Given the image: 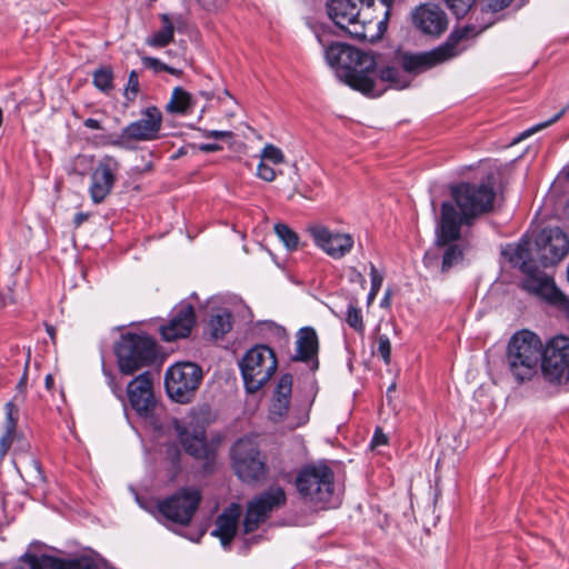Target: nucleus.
I'll list each match as a JSON object with an SVG mask.
<instances>
[{
	"label": "nucleus",
	"instance_id": "f257e3e1",
	"mask_svg": "<svg viewBox=\"0 0 569 569\" xmlns=\"http://www.w3.org/2000/svg\"><path fill=\"white\" fill-rule=\"evenodd\" d=\"M451 196L460 209L458 212L451 202L441 204L440 222L437 227V243L447 246L460 237L461 223H469L475 217L493 208L495 191L492 184L462 182L451 188Z\"/></svg>",
	"mask_w": 569,
	"mask_h": 569
},
{
	"label": "nucleus",
	"instance_id": "f03ea898",
	"mask_svg": "<svg viewBox=\"0 0 569 569\" xmlns=\"http://www.w3.org/2000/svg\"><path fill=\"white\" fill-rule=\"evenodd\" d=\"M325 57L347 84L365 94H375L372 74L377 61L372 54L342 42H332L326 48Z\"/></svg>",
	"mask_w": 569,
	"mask_h": 569
},
{
	"label": "nucleus",
	"instance_id": "7ed1b4c3",
	"mask_svg": "<svg viewBox=\"0 0 569 569\" xmlns=\"http://www.w3.org/2000/svg\"><path fill=\"white\" fill-rule=\"evenodd\" d=\"M513 267H517L525 274L521 288L548 303L556 306L569 316V297L566 296L555 283L553 279L541 270L553 264L547 258L541 257L539 261L533 257L535 251H501ZM540 251H536L539 253Z\"/></svg>",
	"mask_w": 569,
	"mask_h": 569
},
{
	"label": "nucleus",
	"instance_id": "20e7f679",
	"mask_svg": "<svg viewBox=\"0 0 569 569\" xmlns=\"http://www.w3.org/2000/svg\"><path fill=\"white\" fill-rule=\"evenodd\" d=\"M545 345L531 330L515 332L507 345L506 361L508 370L518 383L532 380L543 356Z\"/></svg>",
	"mask_w": 569,
	"mask_h": 569
},
{
	"label": "nucleus",
	"instance_id": "39448f33",
	"mask_svg": "<svg viewBox=\"0 0 569 569\" xmlns=\"http://www.w3.org/2000/svg\"><path fill=\"white\" fill-rule=\"evenodd\" d=\"M471 31L472 29L468 27L455 30L445 43L430 51L405 52L400 57L402 69L408 73L419 74L458 57L467 49L465 40L468 39Z\"/></svg>",
	"mask_w": 569,
	"mask_h": 569
},
{
	"label": "nucleus",
	"instance_id": "423d86ee",
	"mask_svg": "<svg viewBox=\"0 0 569 569\" xmlns=\"http://www.w3.org/2000/svg\"><path fill=\"white\" fill-rule=\"evenodd\" d=\"M333 471L326 463H312L298 472L296 487L306 502L326 507L333 500Z\"/></svg>",
	"mask_w": 569,
	"mask_h": 569
},
{
	"label": "nucleus",
	"instance_id": "0eeeda50",
	"mask_svg": "<svg viewBox=\"0 0 569 569\" xmlns=\"http://www.w3.org/2000/svg\"><path fill=\"white\" fill-rule=\"evenodd\" d=\"M119 370L123 375H133L151 365L156 357V342L146 335L126 333L114 346Z\"/></svg>",
	"mask_w": 569,
	"mask_h": 569
},
{
	"label": "nucleus",
	"instance_id": "6e6552de",
	"mask_svg": "<svg viewBox=\"0 0 569 569\" xmlns=\"http://www.w3.org/2000/svg\"><path fill=\"white\" fill-rule=\"evenodd\" d=\"M277 358L271 348L258 345L249 349L240 361L246 390L253 393L261 389L277 370Z\"/></svg>",
	"mask_w": 569,
	"mask_h": 569
},
{
	"label": "nucleus",
	"instance_id": "1a4fd4ad",
	"mask_svg": "<svg viewBox=\"0 0 569 569\" xmlns=\"http://www.w3.org/2000/svg\"><path fill=\"white\" fill-rule=\"evenodd\" d=\"M201 501V492L194 487H184L177 490L171 496L161 499L156 505V510H150L151 513L158 512L159 517L177 523L180 526H188Z\"/></svg>",
	"mask_w": 569,
	"mask_h": 569
},
{
	"label": "nucleus",
	"instance_id": "9d476101",
	"mask_svg": "<svg viewBox=\"0 0 569 569\" xmlns=\"http://www.w3.org/2000/svg\"><path fill=\"white\" fill-rule=\"evenodd\" d=\"M541 375L552 385L569 382V338L557 336L545 345L540 361Z\"/></svg>",
	"mask_w": 569,
	"mask_h": 569
},
{
	"label": "nucleus",
	"instance_id": "9b49d317",
	"mask_svg": "<svg viewBox=\"0 0 569 569\" xmlns=\"http://www.w3.org/2000/svg\"><path fill=\"white\" fill-rule=\"evenodd\" d=\"M202 380V370L192 362H178L164 376L168 396L177 402H188Z\"/></svg>",
	"mask_w": 569,
	"mask_h": 569
},
{
	"label": "nucleus",
	"instance_id": "f8f14e48",
	"mask_svg": "<svg viewBox=\"0 0 569 569\" xmlns=\"http://www.w3.org/2000/svg\"><path fill=\"white\" fill-rule=\"evenodd\" d=\"M327 11L333 23L351 38H367V23L371 22L372 18L366 11L361 12L356 1L331 0L327 4Z\"/></svg>",
	"mask_w": 569,
	"mask_h": 569
},
{
	"label": "nucleus",
	"instance_id": "ddd939ff",
	"mask_svg": "<svg viewBox=\"0 0 569 569\" xmlns=\"http://www.w3.org/2000/svg\"><path fill=\"white\" fill-rule=\"evenodd\" d=\"M162 126V114L156 107H149L142 113V118L129 123L123 128L117 139L112 140L110 144L131 149L132 142L137 141H152L160 137Z\"/></svg>",
	"mask_w": 569,
	"mask_h": 569
},
{
	"label": "nucleus",
	"instance_id": "4468645a",
	"mask_svg": "<svg viewBox=\"0 0 569 569\" xmlns=\"http://www.w3.org/2000/svg\"><path fill=\"white\" fill-rule=\"evenodd\" d=\"M231 457L233 469L242 481L257 480L264 475V463L261 460L259 448L252 439H239L232 446Z\"/></svg>",
	"mask_w": 569,
	"mask_h": 569
},
{
	"label": "nucleus",
	"instance_id": "2eb2a0df",
	"mask_svg": "<svg viewBox=\"0 0 569 569\" xmlns=\"http://www.w3.org/2000/svg\"><path fill=\"white\" fill-rule=\"evenodd\" d=\"M286 501V492L279 486L270 487L268 490L256 496L247 507L243 520L244 531H254L268 519L270 513L284 506Z\"/></svg>",
	"mask_w": 569,
	"mask_h": 569
},
{
	"label": "nucleus",
	"instance_id": "dca6fc26",
	"mask_svg": "<svg viewBox=\"0 0 569 569\" xmlns=\"http://www.w3.org/2000/svg\"><path fill=\"white\" fill-rule=\"evenodd\" d=\"M291 391L292 377L290 375L281 376L273 391L268 418L276 423L288 420L287 427L295 429L305 425L309 420V415L305 411L293 418L289 416Z\"/></svg>",
	"mask_w": 569,
	"mask_h": 569
},
{
	"label": "nucleus",
	"instance_id": "f3484780",
	"mask_svg": "<svg viewBox=\"0 0 569 569\" xmlns=\"http://www.w3.org/2000/svg\"><path fill=\"white\" fill-rule=\"evenodd\" d=\"M127 397L138 415H150L156 406L152 375L146 371L133 378L127 386Z\"/></svg>",
	"mask_w": 569,
	"mask_h": 569
},
{
	"label": "nucleus",
	"instance_id": "a211bd4d",
	"mask_svg": "<svg viewBox=\"0 0 569 569\" xmlns=\"http://www.w3.org/2000/svg\"><path fill=\"white\" fill-rule=\"evenodd\" d=\"M569 249V232L560 227H546L528 231L516 249Z\"/></svg>",
	"mask_w": 569,
	"mask_h": 569
},
{
	"label": "nucleus",
	"instance_id": "6ab92c4d",
	"mask_svg": "<svg viewBox=\"0 0 569 569\" xmlns=\"http://www.w3.org/2000/svg\"><path fill=\"white\" fill-rule=\"evenodd\" d=\"M413 27L423 34L439 37L448 27L445 11L436 4H420L411 11Z\"/></svg>",
	"mask_w": 569,
	"mask_h": 569
},
{
	"label": "nucleus",
	"instance_id": "aec40b11",
	"mask_svg": "<svg viewBox=\"0 0 569 569\" xmlns=\"http://www.w3.org/2000/svg\"><path fill=\"white\" fill-rule=\"evenodd\" d=\"M120 164L112 156H106L91 174L90 196L93 202H102L110 193Z\"/></svg>",
	"mask_w": 569,
	"mask_h": 569
},
{
	"label": "nucleus",
	"instance_id": "412c9836",
	"mask_svg": "<svg viewBox=\"0 0 569 569\" xmlns=\"http://www.w3.org/2000/svg\"><path fill=\"white\" fill-rule=\"evenodd\" d=\"M196 325L194 309L190 303L181 302L172 312L170 320L161 326L160 332L166 341L187 338Z\"/></svg>",
	"mask_w": 569,
	"mask_h": 569
},
{
	"label": "nucleus",
	"instance_id": "4be33fe9",
	"mask_svg": "<svg viewBox=\"0 0 569 569\" xmlns=\"http://www.w3.org/2000/svg\"><path fill=\"white\" fill-rule=\"evenodd\" d=\"M306 232L319 249H352L355 240L351 233L331 229L319 222L310 223Z\"/></svg>",
	"mask_w": 569,
	"mask_h": 569
},
{
	"label": "nucleus",
	"instance_id": "5701e85b",
	"mask_svg": "<svg viewBox=\"0 0 569 569\" xmlns=\"http://www.w3.org/2000/svg\"><path fill=\"white\" fill-rule=\"evenodd\" d=\"M21 561L27 563L29 569H97L93 560L88 557L63 560L51 556L38 557L26 553Z\"/></svg>",
	"mask_w": 569,
	"mask_h": 569
},
{
	"label": "nucleus",
	"instance_id": "b1692460",
	"mask_svg": "<svg viewBox=\"0 0 569 569\" xmlns=\"http://www.w3.org/2000/svg\"><path fill=\"white\" fill-rule=\"evenodd\" d=\"M180 441L184 450L196 457L207 459L210 449L206 440L204 429L200 426H188L179 432Z\"/></svg>",
	"mask_w": 569,
	"mask_h": 569
},
{
	"label": "nucleus",
	"instance_id": "393cba45",
	"mask_svg": "<svg viewBox=\"0 0 569 569\" xmlns=\"http://www.w3.org/2000/svg\"><path fill=\"white\" fill-rule=\"evenodd\" d=\"M241 513L239 505H232L224 512L218 516L216 520V529L212 535L221 540L223 547L230 545L237 532L238 520Z\"/></svg>",
	"mask_w": 569,
	"mask_h": 569
},
{
	"label": "nucleus",
	"instance_id": "a878e982",
	"mask_svg": "<svg viewBox=\"0 0 569 569\" xmlns=\"http://www.w3.org/2000/svg\"><path fill=\"white\" fill-rule=\"evenodd\" d=\"M161 29L146 39V43L153 48H164L174 39V29L182 24V18L170 17L168 13L160 14Z\"/></svg>",
	"mask_w": 569,
	"mask_h": 569
},
{
	"label": "nucleus",
	"instance_id": "bb28decb",
	"mask_svg": "<svg viewBox=\"0 0 569 569\" xmlns=\"http://www.w3.org/2000/svg\"><path fill=\"white\" fill-rule=\"evenodd\" d=\"M297 352L292 357L296 361H308L318 352V336L315 329L306 327L299 330L297 335Z\"/></svg>",
	"mask_w": 569,
	"mask_h": 569
},
{
	"label": "nucleus",
	"instance_id": "cd10ccee",
	"mask_svg": "<svg viewBox=\"0 0 569 569\" xmlns=\"http://www.w3.org/2000/svg\"><path fill=\"white\" fill-rule=\"evenodd\" d=\"M462 258V251H445L442 256L440 251H426L423 263L430 270L446 272Z\"/></svg>",
	"mask_w": 569,
	"mask_h": 569
},
{
	"label": "nucleus",
	"instance_id": "c85d7f7f",
	"mask_svg": "<svg viewBox=\"0 0 569 569\" xmlns=\"http://www.w3.org/2000/svg\"><path fill=\"white\" fill-rule=\"evenodd\" d=\"M232 316L226 309H220L209 319L210 335L214 339L222 338L232 328Z\"/></svg>",
	"mask_w": 569,
	"mask_h": 569
},
{
	"label": "nucleus",
	"instance_id": "c756f323",
	"mask_svg": "<svg viewBox=\"0 0 569 569\" xmlns=\"http://www.w3.org/2000/svg\"><path fill=\"white\" fill-rule=\"evenodd\" d=\"M191 96L180 87L173 89L166 109L170 113H184L190 108Z\"/></svg>",
	"mask_w": 569,
	"mask_h": 569
},
{
	"label": "nucleus",
	"instance_id": "7c9ffc66",
	"mask_svg": "<svg viewBox=\"0 0 569 569\" xmlns=\"http://www.w3.org/2000/svg\"><path fill=\"white\" fill-rule=\"evenodd\" d=\"M277 237L287 249H297L299 244L298 234L286 223L278 222L273 227Z\"/></svg>",
	"mask_w": 569,
	"mask_h": 569
},
{
	"label": "nucleus",
	"instance_id": "2f4dec72",
	"mask_svg": "<svg viewBox=\"0 0 569 569\" xmlns=\"http://www.w3.org/2000/svg\"><path fill=\"white\" fill-rule=\"evenodd\" d=\"M113 73L109 68H100L93 72V84L103 92L110 91L113 86Z\"/></svg>",
	"mask_w": 569,
	"mask_h": 569
},
{
	"label": "nucleus",
	"instance_id": "473e14b6",
	"mask_svg": "<svg viewBox=\"0 0 569 569\" xmlns=\"http://www.w3.org/2000/svg\"><path fill=\"white\" fill-rule=\"evenodd\" d=\"M379 78L383 82H389L397 89H402L408 86V82L402 79L399 70L395 67H386L380 70Z\"/></svg>",
	"mask_w": 569,
	"mask_h": 569
},
{
	"label": "nucleus",
	"instance_id": "72a5a7b5",
	"mask_svg": "<svg viewBox=\"0 0 569 569\" xmlns=\"http://www.w3.org/2000/svg\"><path fill=\"white\" fill-rule=\"evenodd\" d=\"M347 323L359 333H363L365 323L361 310L353 305H349L346 315Z\"/></svg>",
	"mask_w": 569,
	"mask_h": 569
},
{
	"label": "nucleus",
	"instance_id": "f704fd0d",
	"mask_svg": "<svg viewBox=\"0 0 569 569\" xmlns=\"http://www.w3.org/2000/svg\"><path fill=\"white\" fill-rule=\"evenodd\" d=\"M30 361V350L26 356L24 371L16 386V393L12 399L17 402H24L27 398V386H28V366Z\"/></svg>",
	"mask_w": 569,
	"mask_h": 569
},
{
	"label": "nucleus",
	"instance_id": "c9c22d12",
	"mask_svg": "<svg viewBox=\"0 0 569 569\" xmlns=\"http://www.w3.org/2000/svg\"><path fill=\"white\" fill-rule=\"evenodd\" d=\"M22 402H17L14 399L10 400L4 406L6 411V428L17 429V422L19 419V406Z\"/></svg>",
	"mask_w": 569,
	"mask_h": 569
},
{
	"label": "nucleus",
	"instance_id": "e433bc0d",
	"mask_svg": "<svg viewBox=\"0 0 569 569\" xmlns=\"http://www.w3.org/2000/svg\"><path fill=\"white\" fill-rule=\"evenodd\" d=\"M140 90L139 76L136 70L129 73L128 83L124 89V97L129 101H133Z\"/></svg>",
	"mask_w": 569,
	"mask_h": 569
},
{
	"label": "nucleus",
	"instance_id": "4c0bfd02",
	"mask_svg": "<svg viewBox=\"0 0 569 569\" xmlns=\"http://www.w3.org/2000/svg\"><path fill=\"white\" fill-rule=\"evenodd\" d=\"M19 439L17 429H7L0 438V457L3 458L10 450L14 440Z\"/></svg>",
	"mask_w": 569,
	"mask_h": 569
},
{
	"label": "nucleus",
	"instance_id": "58836bf2",
	"mask_svg": "<svg viewBox=\"0 0 569 569\" xmlns=\"http://www.w3.org/2000/svg\"><path fill=\"white\" fill-rule=\"evenodd\" d=\"M263 160L271 161L272 163H282L284 161L283 152L273 144H267L261 152Z\"/></svg>",
	"mask_w": 569,
	"mask_h": 569
},
{
	"label": "nucleus",
	"instance_id": "ea45409f",
	"mask_svg": "<svg viewBox=\"0 0 569 569\" xmlns=\"http://www.w3.org/2000/svg\"><path fill=\"white\" fill-rule=\"evenodd\" d=\"M370 278L371 289L368 295V302H371L376 298L383 281L382 274L377 270V268L372 263L370 264Z\"/></svg>",
	"mask_w": 569,
	"mask_h": 569
},
{
	"label": "nucleus",
	"instance_id": "a19ab883",
	"mask_svg": "<svg viewBox=\"0 0 569 569\" xmlns=\"http://www.w3.org/2000/svg\"><path fill=\"white\" fill-rule=\"evenodd\" d=\"M378 353L386 365L390 363L391 359V343L387 335H379L377 338Z\"/></svg>",
	"mask_w": 569,
	"mask_h": 569
},
{
	"label": "nucleus",
	"instance_id": "79ce46f5",
	"mask_svg": "<svg viewBox=\"0 0 569 569\" xmlns=\"http://www.w3.org/2000/svg\"><path fill=\"white\" fill-rule=\"evenodd\" d=\"M563 112H565V110H561L557 114H555L550 120L541 122V123L523 131L522 133H520V136L517 139H515L513 142H518V141L529 137L530 134L551 126L552 123L557 122L562 117Z\"/></svg>",
	"mask_w": 569,
	"mask_h": 569
},
{
	"label": "nucleus",
	"instance_id": "37998d69",
	"mask_svg": "<svg viewBox=\"0 0 569 569\" xmlns=\"http://www.w3.org/2000/svg\"><path fill=\"white\" fill-rule=\"evenodd\" d=\"M257 176L264 181L271 182L276 179L277 174L271 167L261 161L257 168Z\"/></svg>",
	"mask_w": 569,
	"mask_h": 569
},
{
	"label": "nucleus",
	"instance_id": "c03bdc74",
	"mask_svg": "<svg viewBox=\"0 0 569 569\" xmlns=\"http://www.w3.org/2000/svg\"><path fill=\"white\" fill-rule=\"evenodd\" d=\"M483 8L498 12L505 8H507L513 0H481Z\"/></svg>",
	"mask_w": 569,
	"mask_h": 569
},
{
	"label": "nucleus",
	"instance_id": "a18cd8bd",
	"mask_svg": "<svg viewBox=\"0 0 569 569\" xmlns=\"http://www.w3.org/2000/svg\"><path fill=\"white\" fill-rule=\"evenodd\" d=\"M142 63L146 68L148 69H152L154 72H161V71H164L166 69V63H163L162 61H160L159 59L157 58H152V57H142Z\"/></svg>",
	"mask_w": 569,
	"mask_h": 569
},
{
	"label": "nucleus",
	"instance_id": "49530a36",
	"mask_svg": "<svg viewBox=\"0 0 569 569\" xmlns=\"http://www.w3.org/2000/svg\"><path fill=\"white\" fill-rule=\"evenodd\" d=\"M227 0H197V2L207 11L216 12L222 9Z\"/></svg>",
	"mask_w": 569,
	"mask_h": 569
},
{
	"label": "nucleus",
	"instance_id": "de8ad7c7",
	"mask_svg": "<svg viewBox=\"0 0 569 569\" xmlns=\"http://www.w3.org/2000/svg\"><path fill=\"white\" fill-rule=\"evenodd\" d=\"M387 442H388L387 436L382 432V430L380 428H377L375 431V435L372 437L371 443H370L371 448L376 449L380 446L387 445Z\"/></svg>",
	"mask_w": 569,
	"mask_h": 569
},
{
	"label": "nucleus",
	"instance_id": "09e8293b",
	"mask_svg": "<svg viewBox=\"0 0 569 569\" xmlns=\"http://www.w3.org/2000/svg\"><path fill=\"white\" fill-rule=\"evenodd\" d=\"M204 137L214 139H230L233 137V132L223 130H209L204 132Z\"/></svg>",
	"mask_w": 569,
	"mask_h": 569
},
{
	"label": "nucleus",
	"instance_id": "8fccbe9b",
	"mask_svg": "<svg viewBox=\"0 0 569 569\" xmlns=\"http://www.w3.org/2000/svg\"><path fill=\"white\" fill-rule=\"evenodd\" d=\"M198 148L203 152H216L222 149L218 143H202Z\"/></svg>",
	"mask_w": 569,
	"mask_h": 569
},
{
	"label": "nucleus",
	"instance_id": "3c124183",
	"mask_svg": "<svg viewBox=\"0 0 569 569\" xmlns=\"http://www.w3.org/2000/svg\"><path fill=\"white\" fill-rule=\"evenodd\" d=\"M84 126L89 129H92V130H100L102 129V126L100 123V121H98L97 119H92V118H88L84 120Z\"/></svg>",
	"mask_w": 569,
	"mask_h": 569
},
{
	"label": "nucleus",
	"instance_id": "603ef678",
	"mask_svg": "<svg viewBox=\"0 0 569 569\" xmlns=\"http://www.w3.org/2000/svg\"><path fill=\"white\" fill-rule=\"evenodd\" d=\"M111 389H112V392L121 400L123 401V396L121 393V388L118 387L114 382H113V378L110 377V382H109Z\"/></svg>",
	"mask_w": 569,
	"mask_h": 569
},
{
	"label": "nucleus",
	"instance_id": "864d4df0",
	"mask_svg": "<svg viewBox=\"0 0 569 569\" xmlns=\"http://www.w3.org/2000/svg\"><path fill=\"white\" fill-rule=\"evenodd\" d=\"M164 71L169 72L170 74H173L176 77H180L182 74V70L172 68V67H170L168 64L166 66Z\"/></svg>",
	"mask_w": 569,
	"mask_h": 569
},
{
	"label": "nucleus",
	"instance_id": "5fc2aeb1",
	"mask_svg": "<svg viewBox=\"0 0 569 569\" xmlns=\"http://www.w3.org/2000/svg\"><path fill=\"white\" fill-rule=\"evenodd\" d=\"M46 330H47L48 335L50 336L51 340L54 342V340H56V329H54V327L51 326V325H47L46 326Z\"/></svg>",
	"mask_w": 569,
	"mask_h": 569
},
{
	"label": "nucleus",
	"instance_id": "6e6d98bb",
	"mask_svg": "<svg viewBox=\"0 0 569 569\" xmlns=\"http://www.w3.org/2000/svg\"><path fill=\"white\" fill-rule=\"evenodd\" d=\"M46 387L47 389H51L53 386V377L49 373L46 376Z\"/></svg>",
	"mask_w": 569,
	"mask_h": 569
},
{
	"label": "nucleus",
	"instance_id": "4d7b16f0",
	"mask_svg": "<svg viewBox=\"0 0 569 569\" xmlns=\"http://www.w3.org/2000/svg\"><path fill=\"white\" fill-rule=\"evenodd\" d=\"M332 258L340 259L343 257L345 251H327Z\"/></svg>",
	"mask_w": 569,
	"mask_h": 569
},
{
	"label": "nucleus",
	"instance_id": "13d9d810",
	"mask_svg": "<svg viewBox=\"0 0 569 569\" xmlns=\"http://www.w3.org/2000/svg\"><path fill=\"white\" fill-rule=\"evenodd\" d=\"M87 216L84 213H78L74 218V222L77 226L81 224L83 220H86Z\"/></svg>",
	"mask_w": 569,
	"mask_h": 569
},
{
	"label": "nucleus",
	"instance_id": "bf43d9fd",
	"mask_svg": "<svg viewBox=\"0 0 569 569\" xmlns=\"http://www.w3.org/2000/svg\"><path fill=\"white\" fill-rule=\"evenodd\" d=\"M271 257H272V259L274 260V262H276V264H277L278 267H282V264L278 261V259H277L276 254H273V253L271 252Z\"/></svg>",
	"mask_w": 569,
	"mask_h": 569
},
{
	"label": "nucleus",
	"instance_id": "052dcab7",
	"mask_svg": "<svg viewBox=\"0 0 569 569\" xmlns=\"http://www.w3.org/2000/svg\"><path fill=\"white\" fill-rule=\"evenodd\" d=\"M388 299H389V293L386 295V297L383 298L381 305H387L388 303Z\"/></svg>",
	"mask_w": 569,
	"mask_h": 569
},
{
	"label": "nucleus",
	"instance_id": "680f3d73",
	"mask_svg": "<svg viewBox=\"0 0 569 569\" xmlns=\"http://www.w3.org/2000/svg\"><path fill=\"white\" fill-rule=\"evenodd\" d=\"M567 177H568V179H569V171L567 172Z\"/></svg>",
	"mask_w": 569,
	"mask_h": 569
}]
</instances>
